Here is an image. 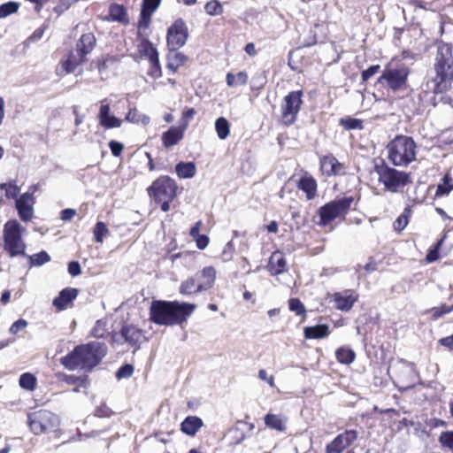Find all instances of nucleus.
<instances>
[{"mask_svg": "<svg viewBox=\"0 0 453 453\" xmlns=\"http://www.w3.org/2000/svg\"><path fill=\"white\" fill-rule=\"evenodd\" d=\"M434 76L431 79L433 87L430 91L434 95L451 89L453 84V44L441 40L434 42Z\"/></svg>", "mask_w": 453, "mask_h": 453, "instance_id": "obj_1", "label": "nucleus"}, {"mask_svg": "<svg viewBox=\"0 0 453 453\" xmlns=\"http://www.w3.org/2000/svg\"><path fill=\"white\" fill-rule=\"evenodd\" d=\"M196 305L178 301L153 300L150 303V320L159 326L181 325L193 313Z\"/></svg>", "mask_w": 453, "mask_h": 453, "instance_id": "obj_2", "label": "nucleus"}, {"mask_svg": "<svg viewBox=\"0 0 453 453\" xmlns=\"http://www.w3.org/2000/svg\"><path fill=\"white\" fill-rule=\"evenodd\" d=\"M107 348L104 343L90 342L80 344L60 358V364L69 371L76 369L91 372L105 357Z\"/></svg>", "mask_w": 453, "mask_h": 453, "instance_id": "obj_3", "label": "nucleus"}, {"mask_svg": "<svg viewBox=\"0 0 453 453\" xmlns=\"http://www.w3.org/2000/svg\"><path fill=\"white\" fill-rule=\"evenodd\" d=\"M388 160L395 166H407L416 160L417 144L412 137L397 134L387 147Z\"/></svg>", "mask_w": 453, "mask_h": 453, "instance_id": "obj_4", "label": "nucleus"}, {"mask_svg": "<svg viewBox=\"0 0 453 453\" xmlns=\"http://www.w3.org/2000/svg\"><path fill=\"white\" fill-rule=\"evenodd\" d=\"M96 45V39L93 33L82 34L76 42L74 49L67 53L65 58L61 59L60 65L65 73H72L75 69L88 61L89 55Z\"/></svg>", "mask_w": 453, "mask_h": 453, "instance_id": "obj_5", "label": "nucleus"}, {"mask_svg": "<svg viewBox=\"0 0 453 453\" xmlns=\"http://www.w3.org/2000/svg\"><path fill=\"white\" fill-rule=\"evenodd\" d=\"M177 182L167 175L157 178L147 188L148 195L164 212L170 211V204L178 196Z\"/></svg>", "mask_w": 453, "mask_h": 453, "instance_id": "obj_6", "label": "nucleus"}, {"mask_svg": "<svg viewBox=\"0 0 453 453\" xmlns=\"http://www.w3.org/2000/svg\"><path fill=\"white\" fill-rule=\"evenodd\" d=\"M374 171L378 175V180L383 185L386 191L397 193L406 186L412 183L411 173L399 171L388 165L384 160L374 165Z\"/></svg>", "mask_w": 453, "mask_h": 453, "instance_id": "obj_7", "label": "nucleus"}, {"mask_svg": "<svg viewBox=\"0 0 453 453\" xmlns=\"http://www.w3.org/2000/svg\"><path fill=\"white\" fill-rule=\"evenodd\" d=\"M360 196H342L338 199L332 200L320 206L317 211L319 220L317 224L319 226L325 227L330 225L335 219L346 218V215L351 210L352 204L358 203ZM356 210V207H354Z\"/></svg>", "mask_w": 453, "mask_h": 453, "instance_id": "obj_8", "label": "nucleus"}, {"mask_svg": "<svg viewBox=\"0 0 453 453\" xmlns=\"http://www.w3.org/2000/svg\"><path fill=\"white\" fill-rule=\"evenodd\" d=\"M24 228L16 219L8 220L3 230L4 250L11 257L26 256L27 245L22 239Z\"/></svg>", "mask_w": 453, "mask_h": 453, "instance_id": "obj_9", "label": "nucleus"}, {"mask_svg": "<svg viewBox=\"0 0 453 453\" xmlns=\"http://www.w3.org/2000/svg\"><path fill=\"white\" fill-rule=\"evenodd\" d=\"M60 420L58 415L46 409H40L27 413V425L35 435L56 432Z\"/></svg>", "mask_w": 453, "mask_h": 453, "instance_id": "obj_10", "label": "nucleus"}, {"mask_svg": "<svg viewBox=\"0 0 453 453\" xmlns=\"http://www.w3.org/2000/svg\"><path fill=\"white\" fill-rule=\"evenodd\" d=\"M410 69L406 65L398 68L386 67L377 79L376 84L393 92L403 90L408 86Z\"/></svg>", "mask_w": 453, "mask_h": 453, "instance_id": "obj_11", "label": "nucleus"}, {"mask_svg": "<svg viewBox=\"0 0 453 453\" xmlns=\"http://www.w3.org/2000/svg\"><path fill=\"white\" fill-rule=\"evenodd\" d=\"M303 90H294L288 92L284 96L280 105V123L285 127L293 125L298 117L303 104Z\"/></svg>", "mask_w": 453, "mask_h": 453, "instance_id": "obj_12", "label": "nucleus"}, {"mask_svg": "<svg viewBox=\"0 0 453 453\" xmlns=\"http://www.w3.org/2000/svg\"><path fill=\"white\" fill-rule=\"evenodd\" d=\"M388 374L400 388H409L415 385L414 365L404 359L392 361L388 366Z\"/></svg>", "mask_w": 453, "mask_h": 453, "instance_id": "obj_13", "label": "nucleus"}, {"mask_svg": "<svg viewBox=\"0 0 453 453\" xmlns=\"http://www.w3.org/2000/svg\"><path fill=\"white\" fill-rule=\"evenodd\" d=\"M111 342L127 344L134 348V353L138 350L142 342L146 340L144 331L134 324L122 325L120 330L111 333Z\"/></svg>", "mask_w": 453, "mask_h": 453, "instance_id": "obj_14", "label": "nucleus"}, {"mask_svg": "<svg viewBox=\"0 0 453 453\" xmlns=\"http://www.w3.org/2000/svg\"><path fill=\"white\" fill-rule=\"evenodd\" d=\"M189 36L186 22L179 18L167 28L166 45L168 50H179L183 47Z\"/></svg>", "mask_w": 453, "mask_h": 453, "instance_id": "obj_15", "label": "nucleus"}, {"mask_svg": "<svg viewBox=\"0 0 453 453\" xmlns=\"http://www.w3.org/2000/svg\"><path fill=\"white\" fill-rule=\"evenodd\" d=\"M319 165L321 175L326 178L346 174L345 165L340 162L333 153L319 157Z\"/></svg>", "mask_w": 453, "mask_h": 453, "instance_id": "obj_16", "label": "nucleus"}, {"mask_svg": "<svg viewBox=\"0 0 453 453\" xmlns=\"http://www.w3.org/2000/svg\"><path fill=\"white\" fill-rule=\"evenodd\" d=\"M357 440V432L354 429L345 430L339 434L331 442L326 445V453H342Z\"/></svg>", "mask_w": 453, "mask_h": 453, "instance_id": "obj_17", "label": "nucleus"}, {"mask_svg": "<svg viewBox=\"0 0 453 453\" xmlns=\"http://www.w3.org/2000/svg\"><path fill=\"white\" fill-rule=\"evenodd\" d=\"M35 203L34 193L26 192L16 199V209L21 220L27 222L33 218Z\"/></svg>", "mask_w": 453, "mask_h": 453, "instance_id": "obj_18", "label": "nucleus"}, {"mask_svg": "<svg viewBox=\"0 0 453 453\" xmlns=\"http://www.w3.org/2000/svg\"><path fill=\"white\" fill-rule=\"evenodd\" d=\"M334 307L342 311H349L358 300V295L352 289H346L342 292H335L332 296Z\"/></svg>", "mask_w": 453, "mask_h": 453, "instance_id": "obj_19", "label": "nucleus"}, {"mask_svg": "<svg viewBox=\"0 0 453 453\" xmlns=\"http://www.w3.org/2000/svg\"><path fill=\"white\" fill-rule=\"evenodd\" d=\"M97 119L99 125L105 129L118 128L122 125V119L111 114L110 104H104V101L99 108Z\"/></svg>", "mask_w": 453, "mask_h": 453, "instance_id": "obj_20", "label": "nucleus"}, {"mask_svg": "<svg viewBox=\"0 0 453 453\" xmlns=\"http://www.w3.org/2000/svg\"><path fill=\"white\" fill-rule=\"evenodd\" d=\"M78 295V288H65L59 292L56 298H54L52 303L58 311H64L73 305V301L76 299Z\"/></svg>", "mask_w": 453, "mask_h": 453, "instance_id": "obj_21", "label": "nucleus"}, {"mask_svg": "<svg viewBox=\"0 0 453 453\" xmlns=\"http://www.w3.org/2000/svg\"><path fill=\"white\" fill-rule=\"evenodd\" d=\"M296 187L304 193L307 200H312L318 195V182L316 179L307 172L297 180Z\"/></svg>", "mask_w": 453, "mask_h": 453, "instance_id": "obj_22", "label": "nucleus"}, {"mask_svg": "<svg viewBox=\"0 0 453 453\" xmlns=\"http://www.w3.org/2000/svg\"><path fill=\"white\" fill-rule=\"evenodd\" d=\"M288 265L283 252L280 250L273 251L269 257L267 271L272 276H277L287 272Z\"/></svg>", "mask_w": 453, "mask_h": 453, "instance_id": "obj_23", "label": "nucleus"}, {"mask_svg": "<svg viewBox=\"0 0 453 453\" xmlns=\"http://www.w3.org/2000/svg\"><path fill=\"white\" fill-rule=\"evenodd\" d=\"M184 127L180 126H172L169 129L163 133L161 141L162 144L165 149H169L174 145H177L183 138L185 134Z\"/></svg>", "mask_w": 453, "mask_h": 453, "instance_id": "obj_24", "label": "nucleus"}, {"mask_svg": "<svg viewBox=\"0 0 453 453\" xmlns=\"http://www.w3.org/2000/svg\"><path fill=\"white\" fill-rule=\"evenodd\" d=\"M179 50H169L167 54L166 67L175 73L178 69L186 65L189 58Z\"/></svg>", "mask_w": 453, "mask_h": 453, "instance_id": "obj_25", "label": "nucleus"}, {"mask_svg": "<svg viewBox=\"0 0 453 453\" xmlns=\"http://www.w3.org/2000/svg\"><path fill=\"white\" fill-rule=\"evenodd\" d=\"M203 426L202 418L197 416H188L180 423V431L188 436H195Z\"/></svg>", "mask_w": 453, "mask_h": 453, "instance_id": "obj_26", "label": "nucleus"}, {"mask_svg": "<svg viewBox=\"0 0 453 453\" xmlns=\"http://www.w3.org/2000/svg\"><path fill=\"white\" fill-rule=\"evenodd\" d=\"M109 19L111 21L119 22L124 26L129 24V17L127 11L123 4H111L109 6Z\"/></svg>", "mask_w": 453, "mask_h": 453, "instance_id": "obj_27", "label": "nucleus"}, {"mask_svg": "<svg viewBox=\"0 0 453 453\" xmlns=\"http://www.w3.org/2000/svg\"><path fill=\"white\" fill-rule=\"evenodd\" d=\"M196 279L199 281L204 290L211 288L216 280V270L213 266H205L196 275Z\"/></svg>", "mask_w": 453, "mask_h": 453, "instance_id": "obj_28", "label": "nucleus"}, {"mask_svg": "<svg viewBox=\"0 0 453 453\" xmlns=\"http://www.w3.org/2000/svg\"><path fill=\"white\" fill-rule=\"evenodd\" d=\"M306 339H321L330 334L329 326L326 324H319L312 326H306L303 330Z\"/></svg>", "mask_w": 453, "mask_h": 453, "instance_id": "obj_29", "label": "nucleus"}, {"mask_svg": "<svg viewBox=\"0 0 453 453\" xmlns=\"http://www.w3.org/2000/svg\"><path fill=\"white\" fill-rule=\"evenodd\" d=\"M175 172L180 179H189L196 175V166L194 162H179L175 165Z\"/></svg>", "mask_w": 453, "mask_h": 453, "instance_id": "obj_30", "label": "nucleus"}, {"mask_svg": "<svg viewBox=\"0 0 453 453\" xmlns=\"http://www.w3.org/2000/svg\"><path fill=\"white\" fill-rule=\"evenodd\" d=\"M202 291L204 289L196 277L188 278L180 286V293L182 295H192Z\"/></svg>", "mask_w": 453, "mask_h": 453, "instance_id": "obj_31", "label": "nucleus"}, {"mask_svg": "<svg viewBox=\"0 0 453 453\" xmlns=\"http://www.w3.org/2000/svg\"><path fill=\"white\" fill-rule=\"evenodd\" d=\"M335 358L340 364L350 365L356 358V353L349 346H341L335 350Z\"/></svg>", "mask_w": 453, "mask_h": 453, "instance_id": "obj_32", "label": "nucleus"}, {"mask_svg": "<svg viewBox=\"0 0 453 453\" xmlns=\"http://www.w3.org/2000/svg\"><path fill=\"white\" fill-rule=\"evenodd\" d=\"M138 47H139V53L141 54V56L146 57L148 58V60H150L154 58L159 57L157 48L146 37H143L141 40V42Z\"/></svg>", "mask_w": 453, "mask_h": 453, "instance_id": "obj_33", "label": "nucleus"}, {"mask_svg": "<svg viewBox=\"0 0 453 453\" xmlns=\"http://www.w3.org/2000/svg\"><path fill=\"white\" fill-rule=\"evenodd\" d=\"M453 190V178L449 173H447L442 177L441 182L437 185L435 191L436 197L448 196Z\"/></svg>", "mask_w": 453, "mask_h": 453, "instance_id": "obj_34", "label": "nucleus"}, {"mask_svg": "<svg viewBox=\"0 0 453 453\" xmlns=\"http://www.w3.org/2000/svg\"><path fill=\"white\" fill-rule=\"evenodd\" d=\"M249 81V75L246 71H241L236 74L227 73L226 75V85L230 88L246 85Z\"/></svg>", "mask_w": 453, "mask_h": 453, "instance_id": "obj_35", "label": "nucleus"}, {"mask_svg": "<svg viewBox=\"0 0 453 453\" xmlns=\"http://www.w3.org/2000/svg\"><path fill=\"white\" fill-rule=\"evenodd\" d=\"M265 424L271 429L283 432L286 430V425L284 420L276 414L268 413L265 416Z\"/></svg>", "mask_w": 453, "mask_h": 453, "instance_id": "obj_36", "label": "nucleus"}, {"mask_svg": "<svg viewBox=\"0 0 453 453\" xmlns=\"http://www.w3.org/2000/svg\"><path fill=\"white\" fill-rule=\"evenodd\" d=\"M288 309L303 321L307 317V311L304 304L297 297L289 298L288 301Z\"/></svg>", "mask_w": 453, "mask_h": 453, "instance_id": "obj_37", "label": "nucleus"}, {"mask_svg": "<svg viewBox=\"0 0 453 453\" xmlns=\"http://www.w3.org/2000/svg\"><path fill=\"white\" fill-rule=\"evenodd\" d=\"M412 211L410 206L404 208L403 213H401L393 223L395 231L401 233L408 225Z\"/></svg>", "mask_w": 453, "mask_h": 453, "instance_id": "obj_38", "label": "nucleus"}, {"mask_svg": "<svg viewBox=\"0 0 453 453\" xmlns=\"http://www.w3.org/2000/svg\"><path fill=\"white\" fill-rule=\"evenodd\" d=\"M445 235L441 236L427 251L425 260L427 264L437 261L440 256V250L444 243Z\"/></svg>", "mask_w": 453, "mask_h": 453, "instance_id": "obj_39", "label": "nucleus"}, {"mask_svg": "<svg viewBox=\"0 0 453 453\" xmlns=\"http://www.w3.org/2000/svg\"><path fill=\"white\" fill-rule=\"evenodd\" d=\"M215 130L220 140H225L230 134V124L224 117H219L215 121Z\"/></svg>", "mask_w": 453, "mask_h": 453, "instance_id": "obj_40", "label": "nucleus"}, {"mask_svg": "<svg viewBox=\"0 0 453 453\" xmlns=\"http://www.w3.org/2000/svg\"><path fill=\"white\" fill-rule=\"evenodd\" d=\"M19 384V387L25 390L34 391L37 385V379L34 374L25 372L20 375Z\"/></svg>", "mask_w": 453, "mask_h": 453, "instance_id": "obj_41", "label": "nucleus"}, {"mask_svg": "<svg viewBox=\"0 0 453 453\" xmlns=\"http://www.w3.org/2000/svg\"><path fill=\"white\" fill-rule=\"evenodd\" d=\"M339 125L344 127L346 130H361L364 128L362 119H355L349 116L341 118L339 119Z\"/></svg>", "mask_w": 453, "mask_h": 453, "instance_id": "obj_42", "label": "nucleus"}, {"mask_svg": "<svg viewBox=\"0 0 453 453\" xmlns=\"http://www.w3.org/2000/svg\"><path fill=\"white\" fill-rule=\"evenodd\" d=\"M149 69L147 71L148 76L153 80L160 78L163 74L162 68L159 62V57L154 58L149 60Z\"/></svg>", "mask_w": 453, "mask_h": 453, "instance_id": "obj_43", "label": "nucleus"}, {"mask_svg": "<svg viewBox=\"0 0 453 453\" xmlns=\"http://www.w3.org/2000/svg\"><path fill=\"white\" fill-rule=\"evenodd\" d=\"M19 3L10 1L0 5V19L16 13L19 9Z\"/></svg>", "mask_w": 453, "mask_h": 453, "instance_id": "obj_44", "label": "nucleus"}, {"mask_svg": "<svg viewBox=\"0 0 453 453\" xmlns=\"http://www.w3.org/2000/svg\"><path fill=\"white\" fill-rule=\"evenodd\" d=\"M0 189L4 190L5 196L8 199H17L19 194V188L15 181L1 183Z\"/></svg>", "mask_w": 453, "mask_h": 453, "instance_id": "obj_45", "label": "nucleus"}, {"mask_svg": "<svg viewBox=\"0 0 453 453\" xmlns=\"http://www.w3.org/2000/svg\"><path fill=\"white\" fill-rule=\"evenodd\" d=\"M31 266H41L50 260V255L42 250L28 257Z\"/></svg>", "mask_w": 453, "mask_h": 453, "instance_id": "obj_46", "label": "nucleus"}, {"mask_svg": "<svg viewBox=\"0 0 453 453\" xmlns=\"http://www.w3.org/2000/svg\"><path fill=\"white\" fill-rule=\"evenodd\" d=\"M126 120L132 123H143L149 122V118L145 115L140 114L136 108H131L126 115Z\"/></svg>", "mask_w": 453, "mask_h": 453, "instance_id": "obj_47", "label": "nucleus"}, {"mask_svg": "<svg viewBox=\"0 0 453 453\" xmlns=\"http://www.w3.org/2000/svg\"><path fill=\"white\" fill-rule=\"evenodd\" d=\"M154 12H155L154 11L142 7L139 20H138L139 29H141V28L146 29L149 27L150 21H151V16Z\"/></svg>", "mask_w": 453, "mask_h": 453, "instance_id": "obj_48", "label": "nucleus"}, {"mask_svg": "<svg viewBox=\"0 0 453 453\" xmlns=\"http://www.w3.org/2000/svg\"><path fill=\"white\" fill-rule=\"evenodd\" d=\"M94 238L96 242H103L104 238L108 234L109 230L105 223L98 221L93 230Z\"/></svg>", "mask_w": 453, "mask_h": 453, "instance_id": "obj_49", "label": "nucleus"}, {"mask_svg": "<svg viewBox=\"0 0 453 453\" xmlns=\"http://www.w3.org/2000/svg\"><path fill=\"white\" fill-rule=\"evenodd\" d=\"M204 10L211 16L221 14L223 7L218 0H211L206 3Z\"/></svg>", "mask_w": 453, "mask_h": 453, "instance_id": "obj_50", "label": "nucleus"}, {"mask_svg": "<svg viewBox=\"0 0 453 453\" xmlns=\"http://www.w3.org/2000/svg\"><path fill=\"white\" fill-rule=\"evenodd\" d=\"M439 442L453 452V431L442 432L439 436Z\"/></svg>", "mask_w": 453, "mask_h": 453, "instance_id": "obj_51", "label": "nucleus"}, {"mask_svg": "<svg viewBox=\"0 0 453 453\" xmlns=\"http://www.w3.org/2000/svg\"><path fill=\"white\" fill-rule=\"evenodd\" d=\"M196 113V111L194 108H186L181 113L180 127H184L186 130L188 127L189 121L194 118Z\"/></svg>", "mask_w": 453, "mask_h": 453, "instance_id": "obj_52", "label": "nucleus"}, {"mask_svg": "<svg viewBox=\"0 0 453 453\" xmlns=\"http://www.w3.org/2000/svg\"><path fill=\"white\" fill-rule=\"evenodd\" d=\"M380 71V65H372L369 66L367 69L362 71L361 73V82L367 83V81L375 74H377Z\"/></svg>", "mask_w": 453, "mask_h": 453, "instance_id": "obj_53", "label": "nucleus"}, {"mask_svg": "<svg viewBox=\"0 0 453 453\" xmlns=\"http://www.w3.org/2000/svg\"><path fill=\"white\" fill-rule=\"evenodd\" d=\"M134 368L130 364H126L119 368L116 372V377L118 380L127 379L130 378L134 373Z\"/></svg>", "mask_w": 453, "mask_h": 453, "instance_id": "obj_54", "label": "nucleus"}, {"mask_svg": "<svg viewBox=\"0 0 453 453\" xmlns=\"http://www.w3.org/2000/svg\"><path fill=\"white\" fill-rule=\"evenodd\" d=\"M113 414V411L105 403L97 406L94 411V415L97 418H110Z\"/></svg>", "mask_w": 453, "mask_h": 453, "instance_id": "obj_55", "label": "nucleus"}, {"mask_svg": "<svg viewBox=\"0 0 453 453\" xmlns=\"http://www.w3.org/2000/svg\"><path fill=\"white\" fill-rule=\"evenodd\" d=\"M79 0H59L58 4L54 7V12L58 15L67 11L73 4Z\"/></svg>", "mask_w": 453, "mask_h": 453, "instance_id": "obj_56", "label": "nucleus"}, {"mask_svg": "<svg viewBox=\"0 0 453 453\" xmlns=\"http://www.w3.org/2000/svg\"><path fill=\"white\" fill-rule=\"evenodd\" d=\"M114 61H116L115 57L107 55L106 57H102L101 58H98L96 62V66L99 73H103L104 70L107 69L108 63Z\"/></svg>", "mask_w": 453, "mask_h": 453, "instance_id": "obj_57", "label": "nucleus"}, {"mask_svg": "<svg viewBox=\"0 0 453 453\" xmlns=\"http://www.w3.org/2000/svg\"><path fill=\"white\" fill-rule=\"evenodd\" d=\"M27 326V321L24 319H19L12 323L9 331L12 334H17L19 332L23 331Z\"/></svg>", "mask_w": 453, "mask_h": 453, "instance_id": "obj_58", "label": "nucleus"}, {"mask_svg": "<svg viewBox=\"0 0 453 453\" xmlns=\"http://www.w3.org/2000/svg\"><path fill=\"white\" fill-rule=\"evenodd\" d=\"M108 145H109L111 154L114 157H118L121 156L123 150H124V145L121 142L111 140L109 142Z\"/></svg>", "mask_w": 453, "mask_h": 453, "instance_id": "obj_59", "label": "nucleus"}, {"mask_svg": "<svg viewBox=\"0 0 453 453\" xmlns=\"http://www.w3.org/2000/svg\"><path fill=\"white\" fill-rule=\"evenodd\" d=\"M105 324L100 320L96 321V326L92 330V335L96 338H104L105 335Z\"/></svg>", "mask_w": 453, "mask_h": 453, "instance_id": "obj_60", "label": "nucleus"}, {"mask_svg": "<svg viewBox=\"0 0 453 453\" xmlns=\"http://www.w3.org/2000/svg\"><path fill=\"white\" fill-rule=\"evenodd\" d=\"M47 28H48V25H46V24L42 25L40 27L36 28L33 32V34L28 37V41L34 42L40 40L43 36L44 32Z\"/></svg>", "mask_w": 453, "mask_h": 453, "instance_id": "obj_61", "label": "nucleus"}, {"mask_svg": "<svg viewBox=\"0 0 453 453\" xmlns=\"http://www.w3.org/2000/svg\"><path fill=\"white\" fill-rule=\"evenodd\" d=\"M194 240L196 242V247L199 250H204L208 246L210 242V239L206 234H200L196 236Z\"/></svg>", "mask_w": 453, "mask_h": 453, "instance_id": "obj_62", "label": "nucleus"}, {"mask_svg": "<svg viewBox=\"0 0 453 453\" xmlns=\"http://www.w3.org/2000/svg\"><path fill=\"white\" fill-rule=\"evenodd\" d=\"M432 312H433V318L434 319H439L441 316H443L444 314L449 313L450 311L449 310V306L448 305L443 304V305H441L440 307L433 308L432 309Z\"/></svg>", "mask_w": 453, "mask_h": 453, "instance_id": "obj_63", "label": "nucleus"}, {"mask_svg": "<svg viewBox=\"0 0 453 453\" xmlns=\"http://www.w3.org/2000/svg\"><path fill=\"white\" fill-rule=\"evenodd\" d=\"M68 273L72 276H78L81 273V269L79 262L72 261L68 264Z\"/></svg>", "mask_w": 453, "mask_h": 453, "instance_id": "obj_64", "label": "nucleus"}]
</instances>
